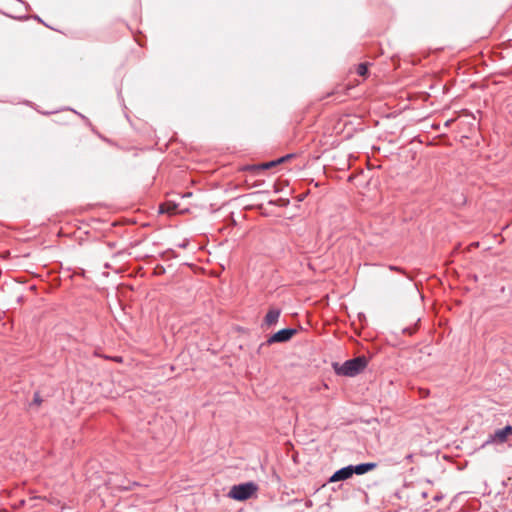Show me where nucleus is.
<instances>
[{
	"label": "nucleus",
	"instance_id": "f257e3e1",
	"mask_svg": "<svg viewBox=\"0 0 512 512\" xmlns=\"http://www.w3.org/2000/svg\"><path fill=\"white\" fill-rule=\"evenodd\" d=\"M367 363L366 357L359 356L346 361L342 365L334 363L333 368L337 375L353 377L362 372L366 368Z\"/></svg>",
	"mask_w": 512,
	"mask_h": 512
},
{
	"label": "nucleus",
	"instance_id": "f03ea898",
	"mask_svg": "<svg viewBox=\"0 0 512 512\" xmlns=\"http://www.w3.org/2000/svg\"><path fill=\"white\" fill-rule=\"evenodd\" d=\"M258 491V486L253 482H246L231 487L228 496L237 501H245L253 497Z\"/></svg>",
	"mask_w": 512,
	"mask_h": 512
},
{
	"label": "nucleus",
	"instance_id": "7ed1b4c3",
	"mask_svg": "<svg viewBox=\"0 0 512 512\" xmlns=\"http://www.w3.org/2000/svg\"><path fill=\"white\" fill-rule=\"evenodd\" d=\"M512 435V426L507 425L503 429L496 430L494 434H491L484 445L492 443L502 444L507 441L508 437Z\"/></svg>",
	"mask_w": 512,
	"mask_h": 512
},
{
	"label": "nucleus",
	"instance_id": "20e7f679",
	"mask_svg": "<svg viewBox=\"0 0 512 512\" xmlns=\"http://www.w3.org/2000/svg\"><path fill=\"white\" fill-rule=\"evenodd\" d=\"M296 332H297L296 329H292V328L282 329V330L276 332L275 334H273L267 340V343L273 344V343L287 342L296 334Z\"/></svg>",
	"mask_w": 512,
	"mask_h": 512
},
{
	"label": "nucleus",
	"instance_id": "39448f33",
	"mask_svg": "<svg viewBox=\"0 0 512 512\" xmlns=\"http://www.w3.org/2000/svg\"><path fill=\"white\" fill-rule=\"evenodd\" d=\"M353 475L352 466H347L336 471L330 478V482L346 480Z\"/></svg>",
	"mask_w": 512,
	"mask_h": 512
},
{
	"label": "nucleus",
	"instance_id": "423d86ee",
	"mask_svg": "<svg viewBox=\"0 0 512 512\" xmlns=\"http://www.w3.org/2000/svg\"><path fill=\"white\" fill-rule=\"evenodd\" d=\"M291 157H292V155H286V156L281 157V158H279L277 160H274V161L266 162V163H263V164H260V165L248 166L247 169L248 170L269 169V168L275 167L276 165H278L280 163H284L285 161H287Z\"/></svg>",
	"mask_w": 512,
	"mask_h": 512
},
{
	"label": "nucleus",
	"instance_id": "0eeeda50",
	"mask_svg": "<svg viewBox=\"0 0 512 512\" xmlns=\"http://www.w3.org/2000/svg\"><path fill=\"white\" fill-rule=\"evenodd\" d=\"M281 311L277 308H270L264 318V325L266 327H271L275 325L280 317Z\"/></svg>",
	"mask_w": 512,
	"mask_h": 512
},
{
	"label": "nucleus",
	"instance_id": "6e6552de",
	"mask_svg": "<svg viewBox=\"0 0 512 512\" xmlns=\"http://www.w3.org/2000/svg\"><path fill=\"white\" fill-rule=\"evenodd\" d=\"M376 467L375 463H363L357 466H352L353 474L362 475L368 471L373 470Z\"/></svg>",
	"mask_w": 512,
	"mask_h": 512
},
{
	"label": "nucleus",
	"instance_id": "1a4fd4ad",
	"mask_svg": "<svg viewBox=\"0 0 512 512\" xmlns=\"http://www.w3.org/2000/svg\"><path fill=\"white\" fill-rule=\"evenodd\" d=\"M177 210V204L171 201H167L160 205L159 212L160 213H166L169 215H173L176 213Z\"/></svg>",
	"mask_w": 512,
	"mask_h": 512
},
{
	"label": "nucleus",
	"instance_id": "9d476101",
	"mask_svg": "<svg viewBox=\"0 0 512 512\" xmlns=\"http://www.w3.org/2000/svg\"><path fill=\"white\" fill-rule=\"evenodd\" d=\"M357 74L365 77L368 74V67L366 63H361L357 66Z\"/></svg>",
	"mask_w": 512,
	"mask_h": 512
},
{
	"label": "nucleus",
	"instance_id": "9b49d317",
	"mask_svg": "<svg viewBox=\"0 0 512 512\" xmlns=\"http://www.w3.org/2000/svg\"><path fill=\"white\" fill-rule=\"evenodd\" d=\"M33 403L36 404L37 406L41 405L42 399H41L39 393H35Z\"/></svg>",
	"mask_w": 512,
	"mask_h": 512
},
{
	"label": "nucleus",
	"instance_id": "f8f14e48",
	"mask_svg": "<svg viewBox=\"0 0 512 512\" xmlns=\"http://www.w3.org/2000/svg\"><path fill=\"white\" fill-rule=\"evenodd\" d=\"M403 332L404 333H408L409 335H412L414 333V330H412V329H404Z\"/></svg>",
	"mask_w": 512,
	"mask_h": 512
}]
</instances>
